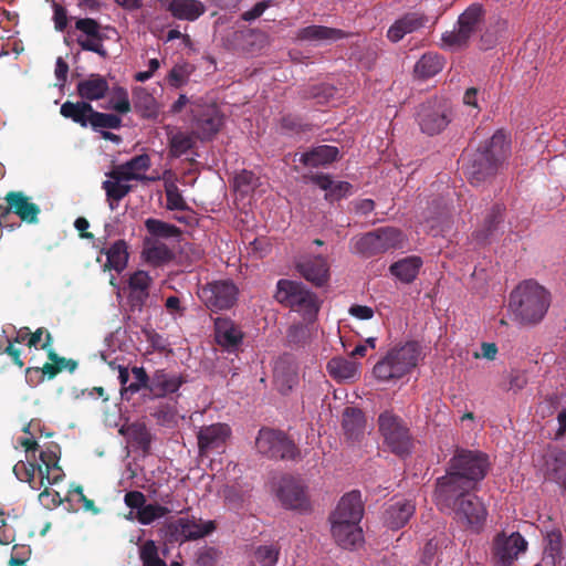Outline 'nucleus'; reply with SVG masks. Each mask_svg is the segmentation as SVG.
Listing matches in <instances>:
<instances>
[{
	"mask_svg": "<svg viewBox=\"0 0 566 566\" xmlns=\"http://www.w3.org/2000/svg\"><path fill=\"white\" fill-rule=\"evenodd\" d=\"M9 208L22 220L34 222L39 214V208L21 192H11L7 196Z\"/></svg>",
	"mask_w": 566,
	"mask_h": 566,
	"instance_id": "obj_32",
	"label": "nucleus"
},
{
	"mask_svg": "<svg viewBox=\"0 0 566 566\" xmlns=\"http://www.w3.org/2000/svg\"><path fill=\"white\" fill-rule=\"evenodd\" d=\"M167 9L179 20L195 21L201 17L205 11V4L199 0H171Z\"/></svg>",
	"mask_w": 566,
	"mask_h": 566,
	"instance_id": "obj_28",
	"label": "nucleus"
},
{
	"mask_svg": "<svg viewBox=\"0 0 566 566\" xmlns=\"http://www.w3.org/2000/svg\"><path fill=\"white\" fill-rule=\"evenodd\" d=\"M135 107L139 109L144 116L153 117L158 113V106L155 97L143 87L134 90Z\"/></svg>",
	"mask_w": 566,
	"mask_h": 566,
	"instance_id": "obj_44",
	"label": "nucleus"
},
{
	"mask_svg": "<svg viewBox=\"0 0 566 566\" xmlns=\"http://www.w3.org/2000/svg\"><path fill=\"white\" fill-rule=\"evenodd\" d=\"M556 422H557V428L554 433V438L560 439L566 433V409H563L558 412Z\"/></svg>",
	"mask_w": 566,
	"mask_h": 566,
	"instance_id": "obj_64",
	"label": "nucleus"
},
{
	"mask_svg": "<svg viewBox=\"0 0 566 566\" xmlns=\"http://www.w3.org/2000/svg\"><path fill=\"white\" fill-rule=\"evenodd\" d=\"M379 240L377 232L366 233L354 239L352 250L354 253L365 256L381 253L384 252V245Z\"/></svg>",
	"mask_w": 566,
	"mask_h": 566,
	"instance_id": "obj_40",
	"label": "nucleus"
},
{
	"mask_svg": "<svg viewBox=\"0 0 566 566\" xmlns=\"http://www.w3.org/2000/svg\"><path fill=\"white\" fill-rule=\"evenodd\" d=\"M49 357L50 359L57 365V367H54L52 364H45L42 368L43 374L49 375L50 377L54 376L59 370L63 367V359L59 358L56 354H54L52 350H49Z\"/></svg>",
	"mask_w": 566,
	"mask_h": 566,
	"instance_id": "obj_62",
	"label": "nucleus"
},
{
	"mask_svg": "<svg viewBox=\"0 0 566 566\" xmlns=\"http://www.w3.org/2000/svg\"><path fill=\"white\" fill-rule=\"evenodd\" d=\"M192 145V137L182 132H176L169 138L170 154L175 157L186 154Z\"/></svg>",
	"mask_w": 566,
	"mask_h": 566,
	"instance_id": "obj_49",
	"label": "nucleus"
},
{
	"mask_svg": "<svg viewBox=\"0 0 566 566\" xmlns=\"http://www.w3.org/2000/svg\"><path fill=\"white\" fill-rule=\"evenodd\" d=\"M343 36L340 30L329 29L322 25H310L303 28L297 33L298 40L312 41V42H323L337 40Z\"/></svg>",
	"mask_w": 566,
	"mask_h": 566,
	"instance_id": "obj_39",
	"label": "nucleus"
},
{
	"mask_svg": "<svg viewBox=\"0 0 566 566\" xmlns=\"http://www.w3.org/2000/svg\"><path fill=\"white\" fill-rule=\"evenodd\" d=\"M45 334V342L41 344L43 349H48L51 344V335L45 332L43 328L36 329L34 333H30L28 345L30 347H36L41 343V338Z\"/></svg>",
	"mask_w": 566,
	"mask_h": 566,
	"instance_id": "obj_59",
	"label": "nucleus"
},
{
	"mask_svg": "<svg viewBox=\"0 0 566 566\" xmlns=\"http://www.w3.org/2000/svg\"><path fill=\"white\" fill-rule=\"evenodd\" d=\"M378 430L392 452L403 454L409 451V430L397 415L389 410L382 411L378 417Z\"/></svg>",
	"mask_w": 566,
	"mask_h": 566,
	"instance_id": "obj_8",
	"label": "nucleus"
},
{
	"mask_svg": "<svg viewBox=\"0 0 566 566\" xmlns=\"http://www.w3.org/2000/svg\"><path fill=\"white\" fill-rule=\"evenodd\" d=\"M348 313L361 321L370 319L374 316V310L366 305H352Z\"/></svg>",
	"mask_w": 566,
	"mask_h": 566,
	"instance_id": "obj_61",
	"label": "nucleus"
},
{
	"mask_svg": "<svg viewBox=\"0 0 566 566\" xmlns=\"http://www.w3.org/2000/svg\"><path fill=\"white\" fill-rule=\"evenodd\" d=\"M149 166V157L147 155H139L126 164L117 166L116 168L119 170V174L124 175L129 181H132L144 180L146 178L145 174Z\"/></svg>",
	"mask_w": 566,
	"mask_h": 566,
	"instance_id": "obj_38",
	"label": "nucleus"
},
{
	"mask_svg": "<svg viewBox=\"0 0 566 566\" xmlns=\"http://www.w3.org/2000/svg\"><path fill=\"white\" fill-rule=\"evenodd\" d=\"M275 300L301 314L306 322H313L319 308L317 297L302 283L280 280L276 285Z\"/></svg>",
	"mask_w": 566,
	"mask_h": 566,
	"instance_id": "obj_6",
	"label": "nucleus"
},
{
	"mask_svg": "<svg viewBox=\"0 0 566 566\" xmlns=\"http://www.w3.org/2000/svg\"><path fill=\"white\" fill-rule=\"evenodd\" d=\"M276 496L286 509L305 511L310 507L306 486L294 478H283L280 481Z\"/></svg>",
	"mask_w": 566,
	"mask_h": 566,
	"instance_id": "obj_15",
	"label": "nucleus"
},
{
	"mask_svg": "<svg viewBox=\"0 0 566 566\" xmlns=\"http://www.w3.org/2000/svg\"><path fill=\"white\" fill-rule=\"evenodd\" d=\"M149 233L156 237L169 238L177 234V228L157 219H147L145 222Z\"/></svg>",
	"mask_w": 566,
	"mask_h": 566,
	"instance_id": "obj_56",
	"label": "nucleus"
},
{
	"mask_svg": "<svg viewBox=\"0 0 566 566\" xmlns=\"http://www.w3.org/2000/svg\"><path fill=\"white\" fill-rule=\"evenodd\" d=\"M451 120V111L446 104L428 103L420 107L418 122L421 130L428 135L441 133Z\"/></svg>",
	"mask_w": 566,
	"mask_h": 566,
	"instance_id": "obj_14",
	"label": "nucleus"
},
{
	"mask_svg": "<svg viewBox=\"0 0 566 566\" xmlns=\"http://www.w3.org/2000/svg\"><path fill=\"white\" fill-rule=\"evenodd\" d=\"M193 71L195 67L190 63H177L168 73L167 80L169 85L176 88L184 86Z\"/></svg>",
	"mask_w": 566,
	"mask_h": 566,
	"instance_id": "obj_47",
	"label": "nucleus"
},
{
	"mask_svg": "<svg viewBox=\"0 0 566 566\" xmlns=\"http://www.w3.org/2000/svg\"><path fill=\"white\" fill-rule=\"evenodd\" d=\"M255 176L251 171L243 170L234 177V186L242 192H247L255 185Z\"/></svg>",
	"mask_w": 566,
	"mask_h": 566,
	"instance_id": "obj_57",
	"label": "nucleus"
},
{
	"mask_svg": "<svg viewBox=\"0 0 566 566\" xmlns=\"http://www.w3.org/2000/svg\"><path fill=\"white\" fill-rule=\"evenodd\" d=\"M380 239L381 245H384V252L389 249L401 248L405 242L402 233L394 228L380 229L376 231Z\"/></svg>",
	"mask_w": 566,
	"mask_h": 566,
	"instance_id": "obj_51",
	"label": "nucleus"
},
{
	"mask_svg": "<svg viewBox=\"0 0 566 566\" xmlns=\"http://www.w3.org/2000/svg\"><path fill=\"white\" fill-rule=\"evenodd\" d=\"M338 156V149L334 146L323 145L302 155L301 160L310 167L324 166L334 161Z\"/></svg>",
	"mask_w": 566,
	"mask_h": 566,
	"instance_id": "obj_37",
	"label": "nucleus"
},
{
	"mask_svg": "<svg viewBox=\"0 0 566 566\" xmlns=\"http://www.w3.org/2000/svg\"><path fill=\"white\" fill-rule=\"evenodd\" d=\"M343 429L349 439H356L366 430V419L361 410L348 407L343 413Z\"/></svg>",
	"mask_w": 566,
	"mask_h": 566,
	"instance_id": "obj_35",
	"label": "nucleus"
},
{
	"mask_svg": "<svg viewBox=\"0 0 566 566\" xmlns=\"http://www.w3.org/2000/svg\"><path fill=\"white\" fill-rule=\"evenodd\" d=\"M441 511L452 510L455 516L467 523L469 526L479 528L486 518V510L481 501L469 494V492L458 491L453 493V503L450 507L442 509Z\"/></svg>",
	"mask_w": 566,
	"mask_h": 566,
	"instance_id": "obj_10",
	"label": "nucleus"
},
{
	"mask_svg": "<svg viewBox=\"0 0 566 566\" xmlns=\"http://www.w3.org/2000/svg\"><path fill=\"white\" fill-rule=\"evenodd\" d=\"M424 23L422 17L417 13H409L397 20L387 32V36L391 42L400 41L406 34L412 33L420 29Z\"/></svg>",
	"mask_w": 566,
	"mask_h": 566,
	"instance_id": "obj_31",
	"label": "nucleus"
},
{
	"mask_svg": "<svg viewBox=\"0 0 566 566\" xmlns=\"http://www.w3.org/2000/svg\"><path fill=\"white\" fill-rule=\"evenodd\" d=\"M537 472L566 489V452L547 451L535 461Z\"/></svg>",
	"mask_w": 566,
	"mask_h": 566,
	"instance_id": "obj_17",
	"label": "nucleus"
},
{
	"mask_svg": "<svg viewBox=\"0 0 566 566\" xmlns=\"http://www.w3.org/2000/svg\"><path fill=\"white\" fill-rule=\"evenodd\" d=\"M107 109L115 111L119 114H127L130 112V101L128 92L120 86L113 87L109 93Z\"/></svg>",
	"mask_w": 566,
	"mask_h": 566,
	"instance_id": "obj_45",
	"label": "nucleus"
},
{
	"mask_svg": "<svg viewBox=\"0 0 566 566\" xmlns=\"http://www.w3.org/2000/svg\"><path fill=\"white\" fill-rule=\"evenodd\" d=\"M106 259L107 262L105 266L107 269L115 270L116 272H122L126 268L128 261L126 243L122 240L113 243L106 250Z\"/></svg>",
	"mask_w": 566,
	"mask_h": 566,
	"instance_id": "obj_41",
	"label": "nucleus"
},
{
	"mask_svg": "<svg viewBox=\"0 0 566 566\" xmlns=\"http://www.w3.org/2000/svg\"><path fill=\"white\" fill-rule=\"evenodd\" d=\"M77 94L84 101H98L109 92V85L105 77L99 74H91L81 80L76 85Z\"/></svg>",
	"mask_w": 566,
	"mask_h": 566,
	"instance_id": "obj_24",
	"label": "nucleus"
},
{
	"mask_svg": "<svg viewBox=\"0 0 566 566\" xmlns=\"http://www.w3.org/2000/svg\"><path fill=\"white\" fill-rule=\"evenodd\" d=\"M443 67L442 60L438 55L424 54L415 65V74L427 78L439 73Z\"/></svg>",
	"mask_w": 566,
	"mask_h": 566,
	"instance_id": "obj_43",
	"label": "nucleus"
},
{
	"mask_svg": "<svg viewBox=\"0 0 566 566\" xmlns=\"http://www.w3.org/2000/svg\"><path fill=\"white\" fill-rule=\"evenodd\" d=\"M260 453L272 458H291L294 455V444L281 432L262 429L255 441Z\"/></svg>",
	"mask_w": 566,
	"mask_h": 566,
	"instance_id": "obj_16",
	"label": "nucleus"
},
{
	"mask_svg": "<svg viewBox=\"0 0 566 566\" xmlns=\"http://www.w3.org/2000/svg\"><path fill=\"white\" fill-rule=\"evenodd\" d=\"M420 359V348L416 343L407 342L391 347L374 366L373 374L378 381L395 382L408 375Z\"/></svg>",
	"mask_w": 566,
	"mask_h": 566,
	"instance_id": "obj_5",
	"label": "nucleus"
},
{
	"mask_svg": "<svg viewBox=\"0 0 566 566\" xmlns=\"http://www.w3.org/2000/svg\"><path fill=\"white\" fill-rule=\"evenodd\" d=\"M75 29L78 31L76 41L83 50L95 52L103 57L106 56L99 25L95 20L80 19L75 23Z\"/></svg>",
	"mask_w": 566,
	"mask_h": 566,
	"instance_id": "obj_18",
	"label": "nucleus"
},
{
	"mask_svg": "<svg viewBox=\"0 0 566 566\" xmlns=\"http://www.w3.org/2000/svg\"><path fill=\"white\" fill-rule=\"evenodd\" d=\"M129 180L117 168H114L107 174V179L103 182V188L106 191L109 207L115 209L114 201L123 199L130 190L128 185Z\"/></svg>",
	"mask_w": 566,
	"mask_h": 566,
	"instance_id": "obj_27",
	"label": "nucleus"
},
{
	"mask_svg": "<svg viewBox=\"0 0 566 566\" xmlns=\"http://www.w3.org/2000/svg\"><path fill=\"white\" fill-rule=\"evenodd\" d=\"M332 534L335 541L345 548H352L363 541L359 523L331 521Z\"/></svg>",
	"mask_w": 566,
	"mask_h": 566,
	"instance_id": "obj_23",
	"label": "nucleus"
},
{
	"mask_svg": "<svg viewBox=\"0 0 566 566\" xmlns=\"http://www.w3.org/2000/svg\"><path fill=\"white\" fill-rule=\"evenodd\" d=\"M483 22V9L480 4L470 6L458 20L452 31L442 34V45L450 50L460 49L480 32Z\"/></svg>",
	"mask_w": 566,
	"mask_h": 566,
	"instance_id": "obj_7",
	"label": "nucleus"
},
{
	"mask_svg": "<svg viewBox=\"0 0 566 566\" xmlns=\"http://www.w3.org/2000/svg\"><path fill=\"white\" fill-rule=\"evenodd\" d=\"M132 374L134 376V381L120 390L122 396L127 399L130 395L138 392L142 388L148 387V380H150L143 367H134L132 369Z\"/></svg>",
	"mask_w": 566,
	"mask_h": 566,
	"instance_id": "obj_53",
	"label": "nucleus"
},
{
	"mask_svg": "<svg viewBox=\"0 0 566 566\" xmlns=\"http://www.w3.org/2000/svg\"><path fill=\"white\" fill-rule=\"evenodd\" d=\"M191 113L196 133L201 139L212 137L223 124V116L216 104L193 103Z\"/></svg>",
	"mask_w": 566,
	"mask_h": 566,
	"instance_id": "obj_13",
	"label": "nucleus"
},
{
	"mask_svg": "<svg viewBox=\"0 0 566 566\" xmlns=\"http://www.w3.org/2000/svg\"><path fill=\"white\" fill-rule=\"evenodd\" d=\"M125 503L127 506H129L132 510H135L137 513L146 504V499L142 492L133 491L126 493Z\"/></svg>",
	"mask_w": 566,
	"mask_h": 566,
	"instance_id": "obj_58",
	"label": "nucleus"
},
{
	"mask_svg": "<svg viewBox=\"0 0 566 566\" xmlns=\"http://www.w3.org/2000/svg\"><path fill=\"white\" fill-rule=\"evenodd\" d=\"M122 125V119L115 114H106L93 111L90 126L94 129L111 128L116 129Z\"/></svg>",
	"mask_w": 566,
	"mask_h": 566,
	"instance_id": "obj_52",
	"label": "nucleus"
},
{
	"mask_svg": "<svg viewBox=\"0 0 566 566\" xmlns=\"http://www.w3.org/2000/svg\"><path fill=\"white\" fill-rule=\"evenodd\" d=\"M300 273L317 286L324 285L329 279V264L326 258L317 255L305 258L297 263Z\"/></svg>",
	"mask_w": 566,
	"mask_h": 566,
	"instance_id": "obj_20",
	"label": "nucleus"
},
{
	"mask_svg": "<svg viewBox=\"0 0 566 566\" xmlns=\"http://www.w3.org/2000/svg\"><path fill=\"white\" fill-rule=\"evenodd\" d=\"M268 7H269L268 1L258 2L251 10L245 11L243 13L242 18L245 21H252V20L259 18L260 15H262Z\"/></svg>",
	"mask_w": 566,
	"mask_h": 566,
	"instance_id": "obj_63",
	"label": "nucleus"
},
{
	"mask_svg": "<svg viewBox=\"0 0 566 566\" xmlns=\"http://www.w3.org/2000/svg\"><path fill=\"white\" fill-rule=\"evenodd\" d=\"M311 180L325 191L327 200H339L350 193L352 186L346 181H333L327 175H316Z\"/></svg>",
	"mask_w": 566,
	"mask_h": 566,
	"instance_id": "obj_33",
	"label": "nucleus"
},
{
	"mask_svg": "<svg viewBox=\"0 0 566 566\" xmlns=\"http://www.w3.org/2000/svg\"><path fill=\"white\" fill-rule=\"evenodd\" d=\"M421 266V258L411 255L392 263L389 271L402 283H411L417 277Z\"/></svg>",
	"mask_w": 566,
	"mask_h": 566,
	"instance_id": "obj_30",
	"label": "nucleus"
},
{
	"mask_svg": "<svg viewBox=\"0 0 566 566\" xmlns=\"http://www.w3.org/2000/svg\"><path fill=\"white\" fill-rule=\"evenodd\" d=\"M510 151V138L500 130L473 155H464L462 161L467 164L468 174L472 182L479 184L486 177L495 174L499 167L507 159Z\"/></svg>",
	"mask_w": 566,
	"mask_h": 566,
	"instance_id": "obj_4",
	"label": "nucleus"
},
{
	"mask_svg": "<svg viewBox=\"0 0 566 566\" xmlns=\"http://www.w3.org/2000/svg\"><path fill=\"white\" fill-rule=\"evenodd\" d=\"M20 444L25 449V461H19L13 472L15 476L23 482H28L34 490H43L40 493V501L43 503L52 496V503L56 502V492L51 493L50 486L57 484L62 481L64 473L59 465V455L56 448H48L41 450L39 458H36L38 443L33 438L28 437L20 439Z\"/></svg>",
	"mask_w": 566,
	"mask_h": 566,
	"instance_id": "obj_1",
	"label": "nucleus"
},
{
	"mask_svg": "<svg viewBox=\"0 0 566 566\" xmlns=\"http://www.w3.org/2000/svg\"><path fill=\"white\" fill-rule=\"evenodd\" d=\"M238 287L230 280H219L202 286L198 295L211 311H221L232 307L238 298Z\"/></svg>",
	"mask_w": 566,
	"mask_h": 566,
	"instance_id": "obj_9",
	"label": "nucleus"
},
{
	"mask_svg": "<svg viewBox=\"0 0 566 566\" xmlns=\"http://www.w3.org/2000/svg\"><path fill=\"white\" fill-rule=\"evenodd\" d=\"M216 340L228 350H235L242 343L243 333L228 318H218L214 323Z\"/></svg>",
	"mask_w": 566,
	"mask_h": 566,
	"instance_id": "obj_22",
	"label": "nucleus"
},
{
	"mask_svg": "<svg viewBox=\"0 0 566 566\" xmlns=\"http://www.w3.org/2000/svg\"><path fill=\"white\" fill-rule=\"evenodd\" d=\"M93 111L92 105L84 101L76 103L67 101L62 104L60 113L63 117L70 118L81 126L86 127L90 125Z\"/></svg>",
	"mask_w": 566,
	"mask_h": 566,
	"instance_id": "obj_34",
	"label": "nucleus"
},
{
	"mask_svg": "<svg viewBox=\"0 0 566 566\" xmlns=\"http://www.w3.org/2000/svg\"><path fill=\"white\" fill-rule=\"evenodd\" d=\"M279 555L280 548L274 544L261 545L254 551V559L261 566H274Z\"/></svg>",
	"mask_w": 566,
	"mask_h": 566,
	"instance_id": "obj_50",
	"label": "nucleus"
},
{
	"mask_svg": "<svg viewBox=\"0 0 566 566\" xmlns=\"http://www.w3.org/2000/svg\"><path fill=\"white\" fill-rule=\"evenodd\" d=\"M488 460L482 453L461 451L451 460L448 473L438 480L434 500L442 509L453 503V493L469 492L486 473Z\"/></svg>",
	"mask_w": 566,
	"mask_h": 566,
	"instance_id": "obj_2",
	"label": "nucleus"
},
{
	"mask_svg": "<svg viewBox=\"0 0 566 566\" xmlns=\"http://www.w3.org/2000/svg\"><path fill=\"white\" fill-rule=\"evenodd\" d=\"M151 283V279L145 271H137L130 275L129 289L134 296L139 300H144L148 295V287Z\"/></svg>",
	"mask_w": 566,
	"mask_h": 566,
	"instance_id": "obj_48",
	"label": "nucleus"
},
{
	"mask_svg": "<svg viewBox=\"0 0 566 566\" xmlns=\"http://www.w3.org/2000/svg\"><path fill=\"white\" fill-rule=\"evenodd\" d=\"M562 535L557 531L547 532L545 545V558H551V562L556 566L562 560Z\"/></svg>",
	"mask_w": 566,
	"mask_h": 566,
	"instance_id": "obj_46",
	"label": "nucleus"
},
{
	"mask_svg": "<svg viewBox=\"0 0 566 566\" xmlns=\"http://www.w3.org/2000/svg\"><path fill=\"white\" fill-rule=\"evenodd\" d=\"M415 513V505L405 499L392 501L385 511V523L388 527L400 528L409 521Z\"/></svg>",
	"mask_w": 566,
	"mask_h": 566,
	"instance_id": "obj_25",
	"label": "nucleus"
},
{
	"mask_svg": "<svg viewBox=\"0 0 566 566\" xmlns=\"http://www.w3.org/2000/svg\"><path fill=\"white\" fill-rule=\"evenodd\" d=\"M170 536L177 542L200 539L216 530L213 521H206L196 516H182L171 521L168 526Z\"/></svg>",
	"mask_w": 566,
	"mask_h": 566,
	"instance_id": "obj_11",
	"label": "nucleus"
},
{
	"mask_svg": "<svg viewBox=\"0 0 566 566\" xmlns=\"http://www.w3.org/2000/svg\"><path fill=\"white\" fill-rule=\"evenodd\" d=\"M526 549L527 542L520 533H501L493 539L492 554L499 566H510Z\"/></svg>",
	"mask_w": 566,
	"mask_h": 566,
	"instance_id": "obj_12",
	"label": "nucleus"
},
{
	"mask_svg": "<svg viewBox=\"0 0 566 566\" xmlns=\"http://www.w3.org/2000/svg\"><path fill=\"white\" fill-rule=\"evenodd\" d=\"M148 263L158 265L171 259L172 253L167 245L158 240H148L143 251Z\"/></svg>",
	"mask_w": 566,
	"mask_h": 566,
	"instance_id": "obj_42",
	"label": "nucleus"
},
{
	"mask_svg": "<svg viewBox=\"0 0 566 566\" xmlns=\"http://www.w3.org/2000/svg\"><path fill=\"white\" fill-rule=\"evenodd\" d=\"M163 181L167 198V208L170 210H185L187 203L177 187L176 174L170 169L165 170L163 172Z\"/></svg>",
	"mask_w": 566,
	"mask_h": 566,
	"instance_id": "obj_36",
	"label": "nucleus"
},
{
	"mask_svg": "<svg viewBox=\"0 0 566 566\" xmlns=\"http://www.w3.org/2000/svg\"><path fill=\"white\" fill-rule=\"evenodd\" d=\"M182 384L181 378L176 374L165 370H157L153 374L148 389L155 397H165L176 392Z\"/></svg>",
	"mask_w": 566,
	"mask_h": 566,
	"instance_id": "obj_26",
	"label": "nucleus"
},
{
	"mask_svg": "<svg viewBox=\"0 0 566 566\" xmlns=\"http://www.w3.org/2000/svg\"><path fill=\"white\" fill-rule=\"evenodd\" d=\"M326 368L332 378L342 382L356 379L359 376L360 365L343 357H334L327 363Z\"/></svg>",
	"mask_w": 566,
	"mask_h": 566,
	"instance_id": "obj_29",
	"label": "nucleus"
},
{
	"mask_svg": "<svg viewBox=\"0 0 566 566\" xmlns=\"http://www.w3.org/2000/svg\"><path fill=\"white\" fill-rule=\"evenodd\" d=\"M143 566H167L158 556V548L154 541H146L139 549Z\"/></svg>",
	"mask_w": 566,
	"mask_h": 566,
	"instance_id": "obj_54",
	"label": "nucleus"
},
{
	"mask_svg": "<svg viewBox=\"0 0 566 566\" xmlns=\"http://www.w3.org/2000/svg\"><path fill=\"white\" fill-rule=\"evenodd\" d=\"M168 510L158 504H145L139 512L136 514V518L142 524H150L151 522L165 516Z\"/></svg>",
	"mask_w": 566,
	"mask_h": 566,
	"instance_id": "obj_55",
	"label": "nucleus"
},
{
	"mask_svg": "<svg viewBox=\"0 0 566 566\" xmlns=\"http://www.w3.org/2000/svg\"><path fill=\"white\" fill-rule=\"evenodd\" d=\"M363 517V504L358 492L345 494L338 502L331 521L359 523Z\"/></svg>",
	"mask_w": 566,
	"mask_h": 566,
	"instance_id": "obj_21",
	"label": "nucleus"
},
{
	"mask_svg": "<svg viewBox=\"0 0 566 566\" xmlns=\"http://www.w3.org/2000/svg\"><path fill=\"white\" fill-rule=\"evenodd\" d=\"M496 355H497V347L494 343H483L481 345V352H475L473 354V357L476 359L484 358L488 360H494Z\"/></svg>",
	"mask_w": 566,
	"mask_h": 566,
	"instance_id": "obj_60",
	"label": "nucleus"
},
{
	"mask_svg": "<svg viewBox=\"0 0 566 566\" xmlns=\"http://www.w3.org/2000/svg\"><path fill=\"white\" fill-rule=\"evenodd\" d=\"M231 436V429L226 423H213L200 427L197 433L200 454L223 447Z\"/></svg>",
	"mask_w": 566,
	"mask_h": 566,
	"instance_id": "obj_19",
	"label": "nucleus"
},
{
	"mask_svg": "<svg viewBox=\"0 0 566 566\" xmlns=\"http://www.w3.org/2000/svg\"><path fill=\"white\" fill-rule=\"evenodd\" d=\"M551 305V294L533 280L520 283L510 294L509 312L522 325L539 323Z\"/></svg>",
	"mask_w": 566,
	"mask_h": 566,
	"instance_id": "obj_3",
	"label": "nucleus"
}]
</instances>
